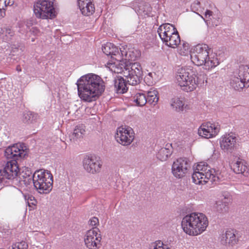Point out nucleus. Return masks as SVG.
<instances>
[{"label": "nucleus", "mask_w": 249, "mask_h": 249, "mask_svg": "<svg viewBox=\"0 0 249 249\" xmlns=\"http://www.w3.org/2000/svg\"><path fill=\"white\" fill-rule=\"evenodd\" d=\"M246 83L239 77H234L231 82V85L235 90H239L243 88L249 87L247 85Z\"/></svg>", "instance_id": "26"}, {"label": "nucleus", "mask_w": 249, "mask_h": 249, "mask_svg": "<svg viewBox=\"0 0 249 249\" xmlns=\"http://www.w3.org/2000/svg\"><path fill=\"white\" fill-rule=\"evenodd\" d=\"M108 67L115 73L123 72L129 85L139 84L142 78V68L139 63H128L121 60L108 64Z\"/></svg>", "instance_id": "2"}, {"label": "nucleus", "mask_w": 249, "mask_h": 249, "mask_svg": "<svg viewBox=\"0 0 249 249\" xmlns=\"http://www.w3.org/2000/svg\"><path fill=\"white\" fill-rule=\"evenodd\" d=\"M173 152L171 144H167L165 147L161 148L158 152L157 157L161 161H166Z\"/></svg>", "instance_id": "20"}, {"label": "nucleus", "mask_w": 249, "mask_h": 249, "mask_svg": "<svg viewBox=\"0 0 249 249\" xmlns=\"http://www.w3.org/2000/svg\"><path fill=\"white\" fill-rule=\"evenodd\" d=\"M22 181L26 186L31 184L32 183H33V175H28V177L25 178Z\"/></svg>", "instance_id": "40"}, {"label": "nucleus", "mask_w": 249, "mask_h": 249, "mask_svg": "<svg viewBox=\"0 0 249 249\" xmlns=\"http://www.w3.org/2000/svg\"><path fill=\"white\" fill-rule=\"evenodd\" d=\"M177 30L174 26L169 23L161 25L158 29V33L162 42H168L169 35H173Z\"/></svg>", "instance_id": "16"}, {"label": "nucleus", "mask_w": 249, "mask_h": 249, "mask_svg": "<svg viewBox=\"0 0 249 249\" xmlns=\"http://www.w3.org/2000/svg\"><path fill=\"white\" fill-rule=\"evenodd\" d=\"M53 183V175L48 170H37L33 174L34 186L40 194L49 193L52 189Z\"/></svg>", "instance_id": "6"}, {"label": "nucleus", "mask_w": 249, "mask_h": 249, "mask_svg": "<svg viewBox=\"0 0 249 249\" xmlns=\"http://www.w3.org/2000/svg\"><path fill=\"white\" fill-rule=\"evenodd\" d=\"M191 8L194 10H198L200 8V1L197 0L194 1L191 5Z\"/></svg>", "instance_id": "44"}, {"label": "nucleus", "mask_w": 249, "mask_h": 249, "mask_svg": "<svg viewBox=\"0 0 249 249\" xmlns=\"http://www.w3.org/2000/svg\"><path fill=\"white\" fill-rule=\"evenodd\" d=\"M27 200L28 206L30 207L36 206L37 203L36 199L33 196H28Z\"/></svg>", "instance_id": "39"}, {"label": "nucleus", "mask_w": 249, "mask_h": 249, "mask_svg": "<svg viewBox=\"0 0 249 249\" xmlns=\"http://www.w3.org/2000/svg\"><path fill=\"white\" fill-rule=\"evenodd\" d=\"M178 46L179 48V53L182 55H186L189 50V44L183 42L182 44L180 43Z\"/></svg>", "instance_id": "37"}, {"label": "nucleus", "mask_w": 249, "mask_h": 249, "mask_svg": "<svg viewBox=\"0 0 249 249\" xmlns=\"http://www.w3.org/2000/svg\"><path fill=\"white\" fill-rule=\"evenodd\" d=\"M154 249H164L163 244L160 241H157L153 243Z\"/></svg>", "instance_id": "43"}, {"label": "nucleus", "mask_w": 249, "mask_h": 249, "mask_svg": "<svg viewBox=\"0 0 249 249\" xmlns=\"http://www.w3.org/2000/svg\"><path fill=\"white\" fill-rule=\"evenodd\" d=\"M28 245L25 241L17 242L13 244L8 249H28Z\"/></svg>", "instance_id": "36"}, {"label": "nucleus", "mask_w": 249, "mask_h": 249, "mask_svg": "<svg viewBox=\"0 0 249 249\" xmlns=\"http://www.w3.org/2000/svg\"><path fill=\"white\" fill-rule=\"evenodd\" d=\"M214 171L211 169H208V171L204 174V176L202 177V180H211V182L216 181L219 179V178L213 174Z\"/></svg>", "instance_id": "32"}, {"label": "nucleus", "mask_w": 249, "mask_h": 249, "mask_svg": "<svg viewBox=\"0 0 249 249\" xmlns=\"http://www.w3.org/2000/svg\"><path fill=\"white\" fill-rule=\"evenodd\" d=\"M27 154L26 148L24 149L21 144L19 146L18 144L9 146L5 151V156L8 159L15 161L24 158Z\"/></svg>", "instance_id": "14"}, {"label": "nucleus", "mask_w": 249, "mask_h": 249, "mask_svg": "<svg viewBox=\"0 0 249 249\" xmlns=\"http://www.w3.org/2000/svg\"><path fill=\"white\" fill-rule=\"evenodd\" d=\"M212 14H213L212 11L209 10H207L205 12V16L206 17H207L208 16H209V17H210L212 15Z\"/></svg>", "instance_id": "49"}, {"label": "nucleus", "mask_w": 249, "mask_h": 249, "mask_svg": "<svg viewBox=\"0 0 249 249\" xmlns=\"http://www.w3.org/2000/svg\"><path fill=\"white\" fill-rule=\"evenodd\" d=\"M209 46L205 44H199L195 48L191 55L192 61L198 66H203L206 70H210L219 65V62L215 53H210Z\"/></svg>", "instance_id": "4"}, {"label": "nucleus", "mask_w": 249, "mask_h": 249, "mask_svg": "<svg viewBox=\"0 0 249 249\" xmlns=\"http://www.w3.org/2000/svg\"><path fill=\"white\" fill-rule=\"evenodd\" d=\"M5 16V10L3 7L0 8V19Z\"/></svg>", "instance_id": "47"}, {"label": "nucleus", "mask_w": 249, "mask_h": 249, "mask_svg": "<svg viewBox=\"0 0 249 249\" xmlns=\"http://www.w3.org/2000/svg\"><path fill=\"white\" fill-rule=\"evenodd\" d=\"M122 55H123V52L120 50V49H118L115 46L113 49V53H112L113 57L111 58L114 59L116 61L122 59Z\"/></svg>", "instance_id": "38"}, {"label": "nucleus", "mask_w": 249, "mask_h": 249, "mask_svg": "<svg viewBox=\"0 0 249 249\" xmlns=\"http://www.w3.org/2000/svg\"><path fill=\"white\" fill-rule=\"evenodd\" d=\"M78 5L84 16L91 15L95 11V7L91 0H78Z\"/></svg>", "instance_id": "17"}, {"label": "nucleus", "mask_w": 249, "mask_h": 249, "mask_svg": "<svg viewBox=\"0 0 249 249\" xmlns=\"http://www.w3.org/2000/svg\"><path fill=\"white\" fill-rule=\"evenodd\" d=\"M168 42H163L165 44L173 48H177L181 42L177 30L173 35H169L168 37Z\"/></svg>", "instance_id": "23"}, {"label": "nucleus", "mask_w": 249, "mask_h": 249, "mask_svg": "<svg viewBox=\"0 0 249 249\" xmlns=\"http://www.w3.org/2000/svg\"><path fill=\"white\" fill-rule=\"evenodd\" d=\"M126 81L127 82L126 79L124 80L122 77H117V78L115 79L114 81V88L117 93H124L127 91V88L126 87Z\"/></svg>", "instance_id": "22"}, {"label": "nucleus", "mask_w": 249, "mask_h": 249, "mask_svg": "<svg viewBox=\"0 0 249 249\" xmlns=\"http://www.w3.org/2000/svg\"><path fill=\"white\" fill-rule=\"evenodd\" d=\"M115 45L111 43H107L102 46V51L107 55H110L113 57L112 53Z\"/></svg>", "instance_id": "35"}, {"label": "nucleus", "mask_w": 249, "mask_h": 249, "mask_svg": "<svg viewBox=\"0 0 249 249\" xmlns=\"http://www.w3.org/2000/svg\"><path fill=\"white\" fill-rule=\"evenodd\" d=\"M14 35L15 32L12 29L9 28H6L5 31V35L7 38L11 39Z\"/></svg>", "instance_id": "42"}, {"label": "nucleus", "mask_w": 249, "mask_h": 249, "mask_svg": "<svg viewBox=\"0 0 249 249\" xmlns=\"http://www.w3.org/2000/svg\"><path fill=\"white\" fill-rule=\"evenodd\" d=\"M127 53H126L125 54V56H126V57H127Z\"/></svg>", "instance_id": "55"}, {"label": "nucleus", "mask_w": 249, "mask_h": 249, "mask_svg": "<svg viewBox=\"0 0 249 249\" xmlns=\"http://www.w3.org/2000/svg\"><path fill=\"white\" fill-rule=\"evenodd\" d=\"M152 73H149V75H150V76H152Z\"/></svg>", "instance_id": "53"}, {"label": "nucleus", "mask_w": 249, "mask_h": 249, "mask_svg": "<svg viewBox=\"0 0 249 249\" xmlns=\"http://www.w3.org/2000/svg\"><path fill=\"white\" fill-rule=\"evenodd\" d=\"M89 223L92 226H96L99 224V219L96 217H93L89 220Z\"/></svg>", "instance_id": "45"}, {"label": "nucleus", "mask_w": 249, "mask_h": 249, "mask_svg": "<svg viewBox=\"0 0 249 249\" xmlns=\"http://www.w3.org/2000/svg\"><path fill=\"white\" fill-rule=\"evenodd\" d=\"M54 0H38L34 6V12L36 18L52 19L56 13L53 6Z\"/></svg>", "instance_id": "7"}, {"label": "nucleus", "mask_w": 249, "mask_h": 249, "mask_svg": "<svg viewBox=\"0 0 249 249\" xmlns=\"http://www.w3.org/2000/svg\"><path fill=\"white\" fill-rule=\"evenodd\" d=\"M190 167L186 159L180 158L175 161L172 166V173L174 177L180 178L184 177Z\"/></svg>", "instance_id": "12"}, {"label": "nucleus", "mask_w": 249, "mask_h": 249, "mask_svg": "<svg viewBox=\"0 0 249 249\" xmlns=\"http://www.w3.org/2000/svg\"><path fill=\"white\" fill-rule=\"evenodd\" d=\"M78 93L83 101H95L105 91V82L98 75L89 73L81 76L77 81Z\"/></svg>", "instance_id": "1"}, {"label": "nucleus", "mask_w": 249, "mask_h": 249, "mask_svg": "<svg viewBox=\"0 0 249 249\" xmlns=\"http://www.w3.org/2000/svg\"><path fill=\"white\" fill-rule=\"evenodd\" d=\"M210 168V167L207 166L206 169H202V170L196 171L195 170L192 176V178L193 182L196 184H205L207 182V180H202V177L204 176L205 172L206 173L208 169Z\"/></svg>", "instance_id": "21"}, {"label": "nucleus", "mask_w": 249, "mask_h": 249, "mask_svg": "<svg viewBox=\"0 0 249 249\" xmlns=\"http://www.w3.org/2000/svg\"><path fill=\"white\" fill-rule=\"evenodd\" d=\"M37 114L31 111H24L23 113L22 121L23 123L28 124L36 122L37 119Z\"/></svg>", "instance_id": "27"}, {"label": "nucleus", "mask_w": 249, "mask_h": 249, "mask_svg": "<svg viewBox=\"0 0 249 249\" xmlns=\"http://www.w3.org/2000/svg\"><path fill=\"white\" fill-rule=\"evenodd\" d=\"M207 166H208L207 164H206L205 162H201L199 163L197 165L196 169L195 170L199 171L200 170H202V169H204V168L206 169Z\"/></svg>", "instance_id": "46"}, {"label": "nucleus", "mask_w": 249, "mask_h": 249, "mask_svg": "<svg viewBox=\"0 0 249 249\" xmlns=\"http://www.w3.org/2000/svg\"><path fill=\"white\" fill-rule=\"evenodd\" d=\"M222 196L224 197L223 199H227L228 201H224L226 203L229 204L232 201V197L230 195V194L229 192H224L222 194Z\"/></svg>", "instance_id": "41"}, {"label": "nucleus", "mask_w": 249, "mask_h": 249, "mask_svg": "<svg viewBox=\"0 0 249 249\" xmlns=\"http://www.w3.org/2000/svg\"><path fill=\"white\" fill-rule=\"evenodd\" d=\"M132 100L138 106L142 107L147 103L146 96L142 93H138L132 98Z\"/></svg>", "instance_id": "31"}, {"label": "nucleus", "mask_w": 249, "mask_h": 249, "mask_svg": "<svg viewBox=\"0 0 249 249\" xmlns=\"http://www.w3.org/2000/svg\"><path fill=\"white\" fill-rule=\"evenodd\" d=\"M215 208L218 212L220 213H225L228 212L229 204L224 202L218 201L216 202Z\"/></svg>", "instance_id": "34"}, {"label": "nucleus", "mask_w": 249, "mask_h": 249, "mask_svg": "<svg viewBox=\"0 0 249 249\" xmlns=\"http://www.w3.org/2000/svg\"><path fill=\"white\" fill-rule=\"evenodd\" d=\"M7 0H0V6L3 7V5L6 6Z\"/></svg>", "instance_id": "48"}, {"label": "nucleus", "mask_w": 249, "mask_h": 249, "mask_svg": "<svg viewBox=\"0 0 249 249\" xmlns=\"http://www.w3.org/2000/svg\"><path fill=\"white\" fill-rule=\"evenodd\" d=\"M84 168L88 173L95 174L99 172L102 162L100 158L94 155H87L83 160Z\"/></svg>", "instance_id": "10"}, {"label": "nucleus", "mask_w": 249, "mask_h": 249, "mask_svg": "<svg viewBox=\"0 0 249 249\" xmlns=\"http://www.w3.org/2000/svg\"><path fill=\"white\" fill-rule=\"evenodd\" d=\"M233 156L238 158V160L232 165L234 172L236 174H242L245 177L249 176V169L245 163L239 158V154L233 153Z\"/></svg>", "instance_id": "18"}, {"label": "nucleus", "mask_w": 249, "mask_h": 249, "mask_svg": "<svg viewBox=\"0 0 249 249\" xmlns=\"http://www.w3.org/2000/svg\"><path fill=\"white\" fill-rule=\"evenodd\" d=\"M99 229L96 227L88 231L84 237L86 247L89 249H98L101 246V235L98 233Z\"/></svg>", "instance_id": "9"}, {"label": "nucleus", "mask_w": 249, "mask_h": 249, "mask_svg": "<svg viewBox=\"0 0 249 249\" xmlns=\"http://www.w3.org/2000/svg\"><path fill=\"white\" fill-rule=\"evenodd\" d=\"M170 105L173 109L177 112L182 111L187 106H185L184 102L180 98L175 97L170 101Z\"/></svg>", "instance_id": "24"}, {"label": "nucleus", "mask_w": 249, "mask_h": 249, "mask_svg": "<svg viewBox=\"0 0 249 249\" xmlns=\"http://www.w3.org/2000/svg\"><path fill=\"white\" fill-rule=\"evenodd\" d=\"M158 94L157 90L151 89L147 92V96L146 97L147 102L150 104L156 105L159 101Z\"/></svg>", "instance_id": "29"}, {"label": "nucleus", "mask_w": 249, "mask_h": 249, "mask_svg": "<svg viewBox=\"0 0 249 249\" xmlns=\"http://www.w3.org/2000/svg\"><path fill=\"white\" fill-rule=\"evenodd\" d=\"M17 70L18 71H21V68H20V66H17Z\"/></svg>", "instance_id": "51"}, {"label": "nucleus", "mask_w": 249, "mask_h": 249, "mask_svg": "<svg viewBox=\"0 0 249 249\" xmlns=\"http://www.w3.org/2000/svg\"><path fill=\"white\" fill-rule=\"evenodd\" d=\"M152 10V7L148 3L142 2L138 6L137 9L139 14L142 16L149 15Z\"/></svg>", "instance_id": "28"}, {"label": "nucleus", "mask_w": 249, "mask_h": 249, "mask_svg": "<svg viewBox=\"0 0 249 249\" xmlns=\"http://www.w3.org/2000/svg\"><path fill=\"white\" fill-rule=\"evenodd\" d=\"M238 77L247 82L246 84L249 86V66L248 65H241L239 67Z\"/></svg>", "instance_id": "25"}, {"label": "nucleus", "mask_w": 249, "mask_h": 249, "mask_svg": "<svg viewBox=\"0 0 249 249\" xmlns=\"http://www.w3.org/2000/svg\"><path fill=\"white\" fill-rule=\"evenodd\" d=\"M221 201H228V200L227 199H223Z\"/></svg>", "instance_id": "52"}, {"label": "nucleus", "mask_w": 249, "mask_h": 249, "mask_svg": "<svg viewBox=\"0 0 249 249\" xmlns=\"http://www.w3.org/2000/svg\"><path fill=\"white\" fill-rule=\"evenodd\" d=\"M116 141L123 145H128L134 139L133 130L129 127H120L115 135Z\"/></svg>", "instance_id": "11"}, {"label": "nucleus", "mask_w": 249, "mask_h": 249, "mask_svg": "<svg viewBox=\"0 0 249 249\" xmlns=\"http://www.w3.org/2000/svg\"><path fill=\"white\" fill-rule=\"evenodd\" d=\"M85 132V126L83 124L76 126L72 133L69 136L70 141L71 142H75L78 140H80L83 137Z\"/></svg>", "instance_id": "19"}, {"label": "nucleus", "mask_w": 249, "mask_h": 249, "mask_svg": "<svg viewBox=\"0 0 249 249\" xmlns=\"http://www.w3.org/2000/svg\"><path fill=\"white\" fill-rule=\"evenodd\" d=\"M236 137L232 134H226L220 140V145L221 149L225 151L232 153L235 147Z\"/></svg>", "instance_id": "15"}, {"label": "nucleus", "mask_w": 249, "mask_h": 249, "mask_svg": "<svg viewBox=\"0 0 249 249\" xmlns=\"http://www.w3.org/2000/svg\"><path fill=\"white\" fill-rule=\"evenodd\" d=\"M236 231L233 229H227L223 231L220 234L219 240L221 245L227 247H232L238 242L236 237Z\"/></svg>", "instance_id": "13"}, {"label": "nucleus", "mask_w": 249, "mask_h": 249, "mask_svg": "<svg viewBox=\"0 0 249 249\" xmlns=\"http://www.w3.org/2000/svg\"><path fill=\"white\" fill-rule=\"evenodd\" d=\"M19 172L17 161L11 160L7 161L3 169L0 170V183H2L5 179L17 180Z\"/></svg>", "instance_id": "8"}, {"label": "nucleus", "mask_w": 249, "mask_h": 249, "mask_svg": "<svg viewBox=\"0 0 249 249\" xmlns=\"http://www.w3.org/2000/svg\"><path fill=\"white\" fill-rule=\"evenodd\" d=\"M201 18L204 20H205L204 18H203V17H201Z\"/></svg>", "instance_id": "54"}, {"label": "nucleus", "mask_w": 249, "mask_h": 249, "mask_svg": "<svg viewBox=\"0 0 249 249\" xmlns=\"http://www.w3.org/2000/svg\"><path fill=\"white\" fill-rule=\"evenodd\" d=\"M14 3V0H7L6 6H12Z\"/></svg>", "instance_id": "50"}, {"label": "nucleus", "mask_w": 249, "mask_h": 249, "mask_svg": "<svg viewBox=\"0 0 249 249\" xmlns=\"http://www.w3.org/2000/svg\"><path fill=\"white\" fill-rule=\"evenodd\" d=\"M176 79L178 85L187 92L194 90L198 84L196 71L190 68L178 69L176 75Z\"/></svg>", "instance_id": "5"}, {"label": "nucleus", "mask_w": 249, "mask_h": 249, "mask_svg": "<svg viewBox=\"0 0 249 249\" xmlns=\"http://www.w3.org/2000/svg\"><path fill=\"white\" fill-rule=\"evenodd\" d=\"M209 224L207 217L202 213H193L184 216L181 226L187 234L196 236L204 232Z\"/></svg>", "instance_id": "3"}, {"label": "nucleus", "mask_w": 249, "mask_h": 249, "mask_svg": "<svg viewBox=\"0 0 249 249\" xmlns=\"http://www.w3.org/2000/svg\"><path fill=\"white\" fill-rule=\"evenodd\" d=\"M206 125V123L202 124L198 129V134L202 137L209 138H211V134L210 131L207 128Z\"/></svg>", "instance_id": "33"}, {"label": "nucleus", "mask_w": 249, "mask_h": 249, "mask_svg": "<svg viewBox=\"0 0 249 249\" xmlns=\"http://www.w3.org/2000/svg\"><path fill=\"white\" fill-rule=\"evenodd\" d=\"M206 127L210 132L211 137L215 136L219 133L220 129V126L218 123H212L207 122Z\"/></svg>", "instance_id": "30"}]
</instances>
